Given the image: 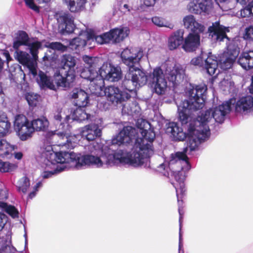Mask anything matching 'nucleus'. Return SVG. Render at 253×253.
I'll use <instances>...</instances> for the list:
<instances>
[{"label":"nucleus","instance_id":"1","mask_svg":"<svg viewBox=\"0 0 253 253\" xmlns=\"http://www.w3.org/2000/svg\"><path fill=\"white\" fill-rule=\"evenodd\" d=\"M137 127L126 126L117 134L112 140L113 145L131 146V151L119 149L115 151L106 146L102 148L99 156L73 154L76 158L73 165L80 167L84 165H92L96 168H107L119 164L134 167H149L150 158L154 154L153 142L155 138V132L150 128V124L143 119H138Z\"/></svg>","mask_w":253,"mask_h":253},{"label":"nucleus","instance_id":"2","mask_svg":"<svg viewBox=\"0 0 253 253\" xmlns=\"http://www.w3.org/2000/svg\"><path fill=\"white\" fill-rule=\"evenodd\" d=\"M143 55L141 50L128 48L124 49L121 53L123 62L128 68L123 85L129 92L144 85L149 80L155 92L158 94H163L167 87L165 76L173 85H177L184 78L185 73L183 68L180 65H175L172 69L167 68L165 74L160 67H156L148 79L145 71L140 68L139 62Z\"/></svg>","mask_w":253,"mask_h":253},{"label":"nucleus","instance_id":"3","mask_svg":"<svg viewBox=\"0 0 253 253\" xmlns=\"http://www.w3.org/2000/svg\"><path fill=\"white\" fill-rule=\"evenodd\" d=\"M70 126L69 125L66 126V129L59 131H49L46 135V137L50 139H56L58 137L60 139H66V143H60L58 146L61 147V150L57 152H55L53 150L52 147L51 145L47 146L43 148L42 152V156L44 158L42 164V167L44 168V171L42 173V176L43 178H48L53 175L57 174L65 170L71 168L76 169H81L84 167L88 166L93 167L92 165H84L78 167L77 166L73 165L74 161H77L76 158H73V154L82 156L86 155H93L92 153H95V150L94 145L92 144L86 146V149H88V152L90 154L83 155L81 153H75L74 152H69L65 151L64 148L67 149H73L79 142L82 137L81 134L77 135H69L70 131ZM93 167H94L93 166Z\"/></svg>","mask_w":253,"mask_h":253},{"label":"nucleus","instance_id":"4","mask_svg":"<svg viewBox=\"0 0 253 253\" xmlns=\"http://www.w3.org/2000/svg\"><path fill=\"white\" fill-rule=\"evenodd\" d=\"M209 36L215 42H221L226 39L227 50L219 57L218 62L215 56L210 53L207 57V54L202 53L199 56L193 58L191 64L195 66H202L204 64L207 73L211 76L218 75L219 71L217 68L219 66L221 69L226 70L231 68L233 63L240 52V43L239 38H235L232 41L226 35L229 32L228 28L220 24L219 22H215L209 28Z\"/></svg>","mask_w":253,"mask_h":253},{"label":"nucleus","instance_id":"5","mask_svg":"<svg viewBox=\"0 0 253 253\" xmlns=\"http://www.w3.org/2000/svg\"><path fill=\"white\" fill-rule=\"evenodd\" d=\"M234 99L223 103L212 109L207 110L194 120V125L191 124L188 128L190 136L189 146L192 149L197 148L203 141L207 140L210 136V126L215 123L222 124L226 115L231 110V105Z\"/></svg>","mask_w":253,"mask_h":253},{"label":"nucleus","instance_id":"6","mask_svg":"<svg viewBox=\"0 0 253 253\" xmlns=\"http://www.w3.org/2000/svg\"><path fill=\"white\" fill-rule=\"evenodd\" d=\"M190 169V166L187 161V156L183 152H176L171 154L167 168L168 176L170 175L175 181L171 183L174 187L177 202L179 206L178 212L179 214V253H184L182 249V235L181 233L182 216L184 211L181 209V205L182 201L180 200L186 191L184 180L185 179V172Z\"/></svg>","mask_w":253,"mask_h":253},{"label":"nucleus","instance_id":"7","mask_svg":"<svg viewBox=\"0 0 253 253\" xmlns=\"http://www.w3.org/2000/svg\"><path fill=\"white\" fill-rule=\"evenodd\" d=\"M61 63L63 68L54 74L53 80L43 72H39L37 82L41 87L56 90L58 87L68 88L73 85L76 76L75 66L76 62L75 57L69 54L64 55Z\"/></svg>","mask_w":253,"mask_h":253},{"label":"nucleus","instance_id":"8","mask_svg":"<svg viewBox=\"0 0 253 253\" xmlns=\"http://www.w3.org/2000/svg\"><path fill=\"white\" fill-rule=\"evenodd\" d=\"M129 33L128 28H115L109 32L100 35H95L93 33L82 31L78 37L74 38L70 42L69 46L72 49H79L86 44L87 41H95L102 44L111 42H119L126 38Z\"/></svg>","mask_w":253,"mask_h":253},{"label":"nucleus","instance_id":"9","mask_svg":"<svg viewBox=\"0 0 253 253\" xmlns=\"http://www.w3.org/2000/svg\"><path fill=\"white\" fill-rule=\"evenodd\" d=\"M207 86L203 84L196 86L188 90L189 98L177 106L178 119L182 124L191 121L192 111L202 108L205 101Z\"/></svg>","mask_w":253,"mask_h":253},{"label":"nucleus","instance_id":"10","mask_svg":"<svg viewBox=\"0 0 253 253\" xmlns=\"http://www.w3.org/2000/svg\"><path fill=\"white\" fill-rule=\"evenodd\" d=\"M14 128L16 134L22 141L30 139L34 133L31 121L23 115H17L15 116Z\"/></svg>","mask_w":253,"mask_h":253},{"label":"nucleus","instance_id":"11","mask_svg":"<svg viewBox=\"0 0 253 253\" xmlns=\"http://www.w3.org/2000/svg\"><path fill=\"white\" fill-rule=\"evenodd\" d=\"M37 49L36 56L34 57L31 55L27 52L19 50L16 49L15 52L16 58L17 60L22 65L26 67L29 72V74L32 75L34 78H36L38 76L39 73L41 71H38L37 68V60L38 58L39 50Z\"/></svg>","mask_w":253,"mask_h":253},{"label":"nucleus","instance_id":"12","mask_svg":"<svg viewBox=\"0 0 253 253\" xmlns=\"http://www.w3.org/2000/svg\"><path fill=\"white\" fill-rule=\"evenodd\" d=\"M22 45L27 46L31 55L36 57V51L37 49L42 47V43L38 41H31L25 32L20 31L17 33L14 40L13 47L14 49H17Z\"/></svg>","mask_w":253,"mask_h":253},{"label":"nucleus","instance_id":"13","mask_svg":"<svg viewBox=\"0 0 253 253\" xmlns=\"http://www.w3.org/2000/svg\"><path fill=\"white\" fill-rule=\"evenodd\" d=\"M104 95L107 100L114 105L126 101L130 97V94L126 89L121 90L118 87L110 85L105 88Z\"/></svg>","mask_w":253,"mask_h":253},{"label":"nucleus","instance_id":"14","mask_svg":"<svg viewBox=\"0 0 253 253\" xmlns=\"http://www.w3.org/2000/svg\"><path fill=\"white\" fill-rule=\"evenodd\" d=\"M189 12L195 14L207 15L213 9L212 0H192L187 6Z\"/></svg>","mask_w":253,"mask_h":253},{"label":"nucleus","instance_id":"15","mask_svg":"<svg viewBox=\"0 0 253 253\" xmlns=\"http://www.w3.org/2000/svg\"><path fill=\"white\" fill-rule=\"evenodd\" d=\"M91 121H93L94 123L84 126L80 132L82 137L88 141H93L101 135L102 120L95 118Z\"/></svg>","mask_w":253,"mask_h":253},{"label":"nucleus","instance_id":"16","mask_svg":"<svg viewBox=\"0 0 253 253\" xmlns=\"http://www.w3.org/2000/svg\"><path fill=\"white\" fill-rule=\"evenodd\" d=\"M99 72L104 80L112 82H118L122 76L120 67H115L107 63L102 65L99 69Z\"/></svg>","mask_w":253,"mask_h":253},{"label":"nucleus","instance_id":"17","mask_svg":"<svg viewBox=\"0 0 253 253\" xmlns=\"http://www.w3.org/2000/svg\"><path fill=\"white\" fill-rule=\"evenodd\" d=\"M194 120H193L192 122L190 123L188 128H189L191 124H192L193 126H195L196 127V126L194 125ZM166 132L168 134H171L173 139L176 140L183 141L187 137L188 138V146L190 149L191 151H193L196 150L197 148H196L195 149H192L189 146L190 138L188 134V129H187V133L186 134L183 131L182 128L179 127L176 123L170 122L166 125Z\"/></svg>","mask_w":253,"mask_h":253},{"label":"nucleus","instance_id":"18","mask_svg":"<svg viewBox=\"0 0 253 253\" xmlns=\"http://www.w3.org/2000/svg\"><path fill=\"white\" fill-rule=\"evenodd\" d=\"M57 20L61 33H71L75 29L73 17L68 13L61 12L57 14Z\"/></svg>","mask_w":253,"mask_h":253},{"label":"nucleus","instance_id":"19","mask_svg":"<svg viewBox=\"0 0 253 253\" xmlns=\"http://www.w3.org/2000/svg\"><path fill=\"white\" fill-rule=\"evenodd\" d=\"M235 110L237 113L246 115L253 111V97L248 95L239 98L235 103Z\"/></svg>","mask_w":253,"mask_h":253},{"label":"nucleus","instance_id":"20","mask_svg":"<svg viewBox=\"0 0 253 253\" xmlns=\"http://www.w3.org/2000/svg\"><path fill=\"white\" fill-rule=\"evenodd\" d=\"M199 33H190L183 40L182 48L186 52L195 51L200 45Z\"/></svg>","mask_w":253,"mask_h":253},{"label":"nucleus","instance_id":"21","mask_svg":"<svg viewBox=\"0 0 253 253\" xmlns=\"http://www.w3.org/2000/svg\"><path fill=\"white\" fill-rule=\"evenodd\" d=\"M70 95L77 106L85 107L88 103V93L81 88L74 89Z\"/></svg>","mask_w":253,"mask_h":253},{"label":"nucleus","instance_id":"22","mask_svg":"<svg viewBox=\"0 0 253 253\" xmlns=\"http://www.w3.org/2000/svg\"><path fill=\"white\" fill-rule=\"evenodd\" d=\"M183 22L185 28L190 30L192 33H201L205 30L204 26L198 23L193 15L185 16Z\"/></svg>","mask_w":253,"mask_h":253},{"label":"nucleus","instance_id":"23","mask_svg":"<svg viewBox=\"0 0 253 253\" xmlns=\"http://www.w3.org/2000/svg\"><path fill=\"white\" fill-rule=\"evenodd\" d=\"M104 80L99 74V76L91 81L88 87L90 92L97 96L103 95L105 92Z\"/></svg>","mask_w":253,"mask_h":253},{"label":"nucleus","instance_id":"24","mask_svg":"<svg viewBox=\"0 0 253 253\" xmlns=\"http://www.w3.org/2000/svg\"><path fill=\"white\" fill-rule=\"evenodd\" d=\"M183 42V32L178 30L172 33L168 40V46L172 50L178 48Z\"/></svg>","mask_w":253,"mask_h":253},{"label":"nucleus","instance_id":"25","mask_svg":"<svg viewBox=\"0 0 253 253\" xmlns=\"http://www.w3.org/2000/svg\"><path fill=\"white\" fill-rule=\"evenodd\" d=\"M238 63L246 70L253 68V50L243 52L238 58Z\"/></svg>","mask_w":253,"mask_h":253},{"label":"nucleus","instance_id":"26","mask_svg":"<svg viewBox=\"0 0 253 253\" xmlns=\"http://www.w3.org/2000/svg\"><path fill=\"white\" fill-rule=\"evenodd\" d=\"M122 112L123 115L137 117L140 114V108L135 101L128 102L123 105Z\"/></svg>","mask_w":253,"mask_h":253},{"label":"nucleus","instance_id":"27","mask_svg":"<svg viewBox=\"0 0 253 253\" xmlns=\"http://www.w3.org/2000/svg\"><path fill=\"white\" fill-rule=\"evenodd\" d=\"M84 107H78L74 111L70 116L73 120L82 122L88 120L92 121L95 119V117L88 113Z\"/></svg>","mask_w":253,"mask_h":253},{"label":"nucleus","instance_id":"28","mask_svg":"<svg viewBox=\"0 0 253 253\" xmlns=\"http://www.w3.org/2000/svg\"><path fill=\"white\" fill-rule=\"evenodd\" d=\"M62 2L71 12L76 13L84 8L87 0H62Z\"/></svg>","mask_w":253,"mask_h":253},{"label":"nucleus","instance_id":"29","mask_svg":"<svg viewBox=\"0 0 253 253\" xmlns=\"http://www.w3.org/2000/svg\"><path fill=\"white\" fill-rule=\"evenodd\" d=\"M34 132L44 131L46 130L49 126V122L45 117H41L33 119L31 121Z\"/></svg>","mask_w":253,"mask_h":253},{"label":"nucleus","instance_id":"30","mask_svg":"<svg viewBox=\"0 0 253 253\" xmlns=\"http://www.w3.org/2000/svg\"><path fill=\"white\" fill-rule=\"evenodd\" d=\"M77 72L80 73L81 78L89 81L90 82L99 75V73L94 70V69L91 68H81L77 67Z\"/></svg>","mask_w":253,"mask_h":253},{"label":"nucleus","instance_id":"31","mask_svg":"<svg viewBox=\"0 0 253 253\" xmlns=\"http://www.w3.org/2000/svg\"><path fill=\"white\" fill-rule=\"evenodd\" d=\"M6 200H0V210L5 211L12 218H15L19 216L17 209L12 205H8L5 202Z\"/></svg>","mask_w":253,"mask_h":253},{"label":"nucleus","instance_id":"32","mask_svg":"<svg viewBox=\"0 0 253 253\" xmlns=\"http://www.w3.org/2000/svg\"><path fill=\"white\" fill-rule=\"evenodd\" d=\"M11 123L5 114L0 115V135L3 136L10 132Z\"/></svg>","mask_w":253,"mask_h":253},{"label":"nucleus","instance_id":"33","mask_svg":"<svg viewBox=\"0 0 253 253\" xmlns=\"http://www.w3.org/2000/svg\"><path fill=\"white\" fill-rule=\"evenodd\" d=\"M54 119L57 122H61L60 126H62V130L66 129V126L68 124L69 120L71 118L69 115H65L62 113V110L60 109H58L54 113Z\"/></svg>","mask_w":253,"mask_h":253},{"label":"nucleus","instance_id":"34","mask_svg":"<svg viewBox=\"0 0 253 253\" xmlns=\"http://www.w3.org/2000/svg\"><path fill=\"white\" fill-rule=\"evenodd\" d=\"M220 86L224 91H227L232 94H235L237 92V88L231 79H223L220 82Z\"/></svg>","mask_w":253,"mask_h":253},{"label":"nucleus","instance_id":"35","mask_svg":"<svg viewBox=\"0 0 253 253\" xmlns=\"http://www.w3.org/2000/svg\"><path fill=\"white\" fill-rule=\"evenodd\" d=\"M83 60L88 66L87 68L96 69L101 63V60L96 57H91L84 55L83 57Z\"/></svg>","mask_w":253,"mask_h":253},{"label":"nucleus","instance_id":"36","mask_svg":"<svg viewBox=\"0 0 253 253\" xmlns=\"http://www.w3.org/2000/svg\"><path fill=\"white\" fill-rule=\"evenodd\" d=\"M15 185L19 192L25 194L30 187V180L27 177L23 176L17 181Z\"/></svg>","mask_w":253,"mask_h":253},{"label":"nucleus","instance_id":"37","mask_svg":"<svg viewBox=\"0 0 253 253\" xmlns=\"http://www.w3.org/2000/svg\"><path fill=\"white\" fill-rule=\"evenodd\" d=\"M14 150V146L10 145L5 140L0 139V156L5 157Z\"/></svg>","mask_w":253,"mask_h":253},{"label":"nucleus","instance_id":"38","mask_svg":"<svg viewBox=\"0 0 253 253\" xmlns=\"http://www.w3.org/2000/svg\"><path fill=\"white\" fill-rule=\"evenodd\" d=\"M152 22L159 27H168L170 29L173 28V25L166 19L158 16H155L152 18Z\"/></svg>","mask_w":253,"mask_h":253},{"label":"nucleus","instance_id":"39","mask_svg":"<svg viewBox=\"0 0 253 253\" xmlns=\"http://www.w3.org/2000/svg\"><path fill=\"white\" fill-rule=\"evenodd\" d=\"M17 168L15 164L4 162L0 160V171L2 172H11Z\"/></svg>","mask_w":253,"mask_h":253},{"label":"nucleus","instance_id":"40","mask_svg":"<svg viewBox=\"0 0 253 253\" xmlns=\"http://www.w3.org/2000/svg\"><path fill=\"white\" fill-rule=\"evenodd\" d=\"M39 98L40 96L36 93L29 92L26 94V99L31 106H36L39 101Z\"/></svg>","mask_w":253,"mask_h":253},{"label":"nucleus","instance_id":"41","mask_svg":"<svg viewBox=\"0 0 253 253\" xmlns=\"http://www.w3.org/2000/svg\"><path fill=\"white\" fill-rule=\"evenodd\" d=\"M120 8L124 13H131L134 10L132 7L129 4L128 0H122L120 4Z\"/></svg>","mask_w":253,"mask_h":253},{"label":"nucleus","instance_id":"42","mask_svg":"<svg viewBox=\"0 0 253 253\" xmlns=\"http://www.w3.org/2000/svg\"><path fill=\"white\" fill-rule=\"evenodd\" d=\"M46 47L54 50L64 51L67 49V47L59 42H52L48 43Z\"/></svg>","mask_w":253,"mask_h":253},{"label":"nucleus","instance_id":"43","mask_svg":"<svg viewBox=\"0 0 253 253\" xmlns=\"http://www.w3.org/2000/svg\"><path fill=\"white\" fill-rule=\"evenodd\" d=\"M243 38L246 40L253 41V26H250L245 29Z\"/></svg>","mask_w":253,"mask_h":253},{"label":"nucleus","instance_id":"44","mask_svg":"<svg viewBox=\"0 0 253 253\" xmlns=\"http://www.w3.org/2000/svg\"><path fill=\"white\" fill-rule=\"evenodd\" d=\"M238 15H240L241 17L243 18L249 17L251 15H252L251 10L249 5L245 7V8L242 9L240 11V13L238 14Z\"/></svg>","mask_w":253,"mask_h":253},{"label":"nucleus","instance_id":"45","mask_svg":"<svg viewBox=\"0 0 253 253\" xmlns=\"http://www.w3.org/2000/svg\"><path fill=\"white\" fill-rule=\"evenodd\" d=\"M26 5L29 8L35 11H39V7L35 3L34 0H24Z\"/></svg>","mask_w":253,"mask_h":253},{"label":"nucleus","instance_id":"46","mask_svg":"<svg viewBox=\"0 0 253 253\" xmlns=\"http://www.w3.org/2000/svg\"><path fill=\"white\" fill-rule=\"evenodd\" d=\"M42 186V182L40 181L38 182L36 185L34 187L33 191L30 193L29 194V198L32 199L36 195L37 192L38 191L39 189Z\"/></svg>","mask_w":253,"mask_h":253},{"label":"nucleus","instance_id":"47","mask_svg":"<svg viewBox=\"0 0 253 253\" xmlns=\"http://www.w3.org/2000/svg\"><path fill=\"white\" fill-rule=\"evenodd\" d=\"M7 220V216L3 213L0 212V231L3 228Z\"/></svg>","mask_w":253,"mask_h":253},{"label":"nucleus","instance_id":"48","mask_svg":"<svg viewBox=\"0 0 253 253\" xmlns=\"http://www.w3.org/2000/svg\"><path fill=\"white\" fill-rule=\"evenodd\" d=\"M8 197V191L6 189L0 185V200H7Z\"/></svg>","mask_w":253,"mask_h":253},{"label":"nucleus","instance_id":"49","mask_svg":"<svg viewBox=\"0 0 253 253\" xmlns=\"http://www.w3.org/2000/svg\"><path fill=\"white\" fill-rule=\"evenodd\" d=\"M158 0H142L143 6L147 7H153Z\"/></svg>","mask_w":253,"mask_h":253},{"label":"nucleus","instance_id":"50","mask_svg":"<svg viewBox=\"0 0 253 253\" xmlns=\"http://www.w3.org/2000/svg\"><path fill=\"white\" fill-rule=\"evenodd\" d=\"M23 157V154L21 152H17L14 154V157L17 160H21Z\"/></svg>","mask_w":253,"mask_h":253},{"label":"nucleus","instance_id":"51","mask_svg":"<svg viewBox=\"0 0 253 253\" xmlns=\"http://www.w3.org/2000/svg\"><path fill=\"white\" fill-rule=\"evenodd\" d=\"M237 3H239L241 5H246L250 0H235Z\"/></svg>","mask_w":253,"mask_h":253},{"label":"nucleus","instance_id":"52","mask_svg":"<svg viewBox=\"0 0 253 253\" xmlns=\"http://www.w3.org/2000/svg\"><path fill=\"white\" fill-rule=\"evenodd\" d=\"M9 78L11 84L17 83L16 80H15V78L13 77V75L12 74H9Z\"/></svg>","mask_w":253,"mask_h":253},{"label":"nucleus","instance_id":"53","mask_svg":"<svg viewBox=\"0 0 253 253\" xmlns=\"http://www.w3.org/2000/svg\"><path fill=\"white\" fill-rule=\"evenodd\" d=\"M158 170L160 172H162V170H165L166 169V165L165 164H162L160 165V166L158 167Z\"/></svg>","mask_w":253,"mask_h":253},{"label":"nucleus","instance_id":"54","mask_svg":"<svg viewBox=\"0 0 253 253\" xmlns=\"http://www.w3.org/2000/svg\"><path fill=\"white\" fill-rule=\"evenodd\" d=\"M38 3H43L49 2L50 0H35Z\"/></svg>","mask_w":253,"mask_h":253},{"label":"nucleus","instance_id":"55","mask_svg":"<svg viewBox=\"0 0 253 253\" xmlns=\"http://www.w3.org/2000/svg\"><path fill=\"white\" fill-rule=\"evenodd\" d=\"M248 5L250 8L252 15H253V0L251 1Z\"/></svg>","mask_w":253,"mask_h":253},{"label":"nucleus","instance_id":"56","mask_svg":"<svg viewBox=\"0 0 253 253\" xmlns=\"http://www.w3.org/2000/svg\"><path fill=\"white\" fill-rule=\"evenodd\" d=\"M3 65V61L0 58V71L1 70Z\"/></svg>","mask_w":253,"mask_h":253},{"label":"nucleus","instance_id":"57","mask_svg":"<svg viewBox=\"0 0 253 253\" xmlns=\"http://www.w3.org/2000/svg\"><path fill=\"white\" fill-rule=\"evenodd\" d=\"M19 73L21 74V75H23V78H23V80H24V78H25V74H24V73H23V71H22V70H20V72H19Z\"/></svg>","mask_w":253,"mask_h":253},{"label":"nucleus","instance_id":"58","mask_svg":"<svg viewBox=\"0 0 253 253\" xmlns=\"http://www.w3.org/2000/svg\"><path fill=\"white\" fill-rule=\"evenodd\" d=\"M250 90L253 93V80H252V84H251V88H250Z\"/></svg>","mask_w":253,"mask_h":253},{"label":"nucleus","instance_id":"59","mask_svg":"<svg viewBox=\"0 0 253 253\" xmlns=\"http://www.w3.org/2000/svg\"><path fill=\"white\" fill-rule=\"evenodd\" d=\"M46 58V56H44L43 57V60H45V59Z\"/></svg>","mask_w":253,"mask_h":253},{"label":"nucleus","instance_id":"60","mask_svg":"<svg viewBox=\"0 0 253 253\" xmlns=\"http://www.w3.org/2000/svg\"><path fill=\"white\" fill-rule=\"evenodd\" d=\"M24 236H25V237L26 238V237H27L26 234H25Z\"/></svg>","mask_w":253,"mask_h":253},{"label":"nucleus","instance_id":"61","mask_svg":"<svg viewBox=\"0 0 253 253\" xmlns=\"http://www.w3.org/2000/svg\"><path fill=\"white\" fill-rule=\"evenodd\" d=\"M164 174L165 175H166V172H164Z\"/></svg>","mask_w":253,"mask_h":253},{"label":"nucleus","instance_id":"62","mask_svg":"<svg viewBox=\"0 0 253 253\" xmlns=\"http://www.w3.org/2000/svg\"><path fill=\"white\" fill-rule=\"evenodd\" d=\"M252 80H253V78H252Z\"/></svg>","mask_w":253,"mask_h":253}]
</instances>
